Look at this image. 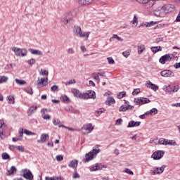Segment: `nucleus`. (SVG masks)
Returning a JSON list of instances; mask_svg holds the SVG:
<instances>
[{
	"label": "nucleus",
	"instance_id": "obj_17",
	"mask_svg": "<svg viewBox=\"0 0 180 180\" xmlns=\"http://www.w3.org/2000/svg\"><path fill=\"white\" fill-rule=\"evenodd\" d=\"M163 8L165 9V13L167 14L169 13V12H173L175 6H174V4H166L163 6Z\"/></svg>",
	"mask_w": 180,
	"mask_h": 180
},
{
	"label": "nucleus",
	"instance_id": "obj_27",
	"mask_svg": "<svg viewBox=\"0 0 180 180\" xmlns=\"http://www.w3.org/2000/svg\"><path fill=\"white\" fill-rule=\"evenodd\" d=\"M17 169H16V167L15 166H12L11 167V169L8 171L7 175H13V174H15V172H16Z\"/></svg>",
	"mask_w": 180,
	"mask_h": 180
},
{
	"label": "nucleus",
	"instance_id": "obj_39",
	"mask_svg": "<svg viewBox=\"0 0 180 180\" xmlns=\"http://www.w3.org/2000/svg\"><path fill=\"white\" fill-rule=\"evenodd\" d=\"M126 96V91H121L117 94L118 99H122Z\"/></svg>",
	"mask_w": 180,
	"mask_h": 180
},
{
	"label": "nucleus",
	"instance_id": "obj_28",
	"mask_svg": "<svg viewBox=\"0 0 180 180\" xmlns=\"http://www.w3.org/2000/svg\"><path fill=\"white\" fill-rule=\"evenodd\" d=\"M150 50L153 53H158V51H161L162 50V48H161V46H152Z\"/></svg>",
	"mask_w": 180,
	"mask_h": 180
},
{
	"label": "nucleus",
	"instance_id": "obj_35",
	"mask_svg": "<svg viewBox=\"0 0 180 180\" xmlns=\"http://www.w3.org/2000/svg\"><path fill=\"white\" fill-rule=\"evenodd\" d=\"M1 158L3 160H10L11 159V156L9 155V154H8L6 153H3L1 154Z\"/></svg>",
	"mask_w": 180,
	"mask_h": 180
},
{
	"label": "nucleus",
	"instance_id": "obj_50",
	"mask_svg": "<svg viewBox=\"0 0 180 180\" xmlns=\"http://www.w3.org/2000/svg\"><path fill=\"white\" fill-rule=\"evenodd\" d=\"M107 60H108V64H110V65L115 64V60H113V58L108 57V58H107Z\"/></svg>",
	"mask_w": 180,
	"mask_h": 180
},
{
	"label": "nucleus",
	"instance_id": "obj_53",
	"mask_svg": "<svg viewBox=\"0 0 180 180\" xmlns=\"http://www.w3.org/2000/svg\"><path fill=\"white\" fill-rule=\"evenodd\" d=\"M53 124L54 126H58V124H61V121L60 120H53Z\"/></svg>",
	"mask_w": 180,
	"mask_h": 180
},
{
	"label": "nucleus",
	"instance_id": "obj_8",
	"mask_svg": "<svg viewBox=\"0 0 180 180\" xmlns=\"http://www.w3.org/2000/svg\"><path fill=\"white\" fill-rule=\"evenodd\" d=\"M22 176L23 178L27 180H33V178H34L33 174L32 173V172L27 169H22Z\"/></svg>",
	"mask_w": 180,
	"mask_h": 180
},
{
	"label": "nucleus",
	"instance_id": "obj_34",
	"mask_svg": "<svg viewBox=\"0 0 180 180\" xmlns=\"http://www.w3.org/2000/svg\"><path fill=\"white\" fill-rule=\"evenodd\" d=\"M80 5H89L91 0H79Z\"/></svg>",
	"mask_w": 180,
	"mask_h": 180
},
{
	"label": "nucleus",
	"instance_id": "obj_22",
	"mask_svg": "<svg viewBox=\"0 0 180 180\" xmlns=\"http://www.w3.org/2000/svg\"><path fill=\"white\" fill-rule=\"evenodd\" d=\"M28 51H30V53H31V54H34V56H43V52H41L39 50L29 49Z\"/></svg>",
	"mask_w": 180,
	"mask_h": 180
},
{
	"label": "nucleus",
	"instance_id": "obj_62",
	"mask_svg": "<svg viewBox=\"0 0 180 180\" xmlns=\"http://www.w3.org/2000/svg\"><path fill=\"white\" fill-rule=\"evenodd\" d=\"M56 159L57 160V161H63V160H64V157H63V155H57L56 157Z\"/></svg>",
	"mask_w": 180,
	"mask_h": 180
},
{
	"label": "nucleus",
	"instance_id": "obj_14",
	"mask_svg": "<svg viewBox=\"0 0 180 180\" xmlns=\"http://www.w3.org/2000/svg\"><path fill=\"white\" fill-rule=\"evenodd\" d=\"M103 168H107L106 165H103L101 163H96V165H92L91 171H101Z\"/></svg>",
	"mask_w": 180,
	"mask_h": 180
},
{
	"label": "nucleus",
	"instance_id": "obj_3",
	"mask_svg": "<svg viewBox=\"0 0 180 180\" xmlns=\"http://www.w3.org/2000/svg\"><path fill=\"white\" fill-rule=\"evenodd\" d=\"M61 23L63 25H72L74 23V13H67L65 18L61 19Z\"/></svg>",
	"mask_w": 180,
	"mask_h": 180
},
{
	"label": "nucleus",
	"instance_id": "obj_36",
	"mask_svg": "<svg viewBox=\"0 0 180 180\" xmlns=\"http://www.w3.org/2000/svg\"><path fill=\"white\" fill-rule=\"evenodd\" d=\"M176 142L174 140H168L167 139V146H176Z\"/></svg>",
	"mask_w": 180,
	"mask_h": 180
},
{
	"label": "nucleus",
	"instance_id": "obj_41",
	"mask_svg": "<svg viewBox=\"0 0 180 180\" xmlns=\"http://www.w3.org/2000/svg\"><path fill=\"white\" fill-rule=\"evenodd\" d=\"M130 53H131V51L127 50V51L122 52V56H124V57H125V58H127V57H129V56H130Z\"/></svg>",
	"mask_w": 180,
	"mask_h": 180
},
{
	"label": "nucleus",
	"instance_id": "obj_40",
	"mask_svg": "<svg viewBox=\"0 0 180 180\" xmlns=\"http://www.w3.org/2000/svg\"><path fill=\"white\" fill-rule=\"evenodd\" d=\"M8 81V77L6 76H0V84H4Z\"/></svg>",
	"mask_w": 180,
	"mask_h": 180
},
{
	"label": "nucleus",
	"instance_id": "obj_58",
	"mask_svg": "<svg viewBox=\"0 0 180 180\" xmlns=\"http://www.w3.org/2000/svg\"><path fill=\"white\" fill-rule=\"evenodd\" d=\"M72 178L74 179H77L78 178H80L79 174H78V172H77V171L75 170V172L72 174Z\"/></svg>",
	"mask_w": 180,
	"mask_h": 180
},
{
	"label": "nucleus",
	"instance_id": "obj_13",
	"mask_svg": "<svg viewBox=\"0 0 180 180\" xmlns=\"http://www.w3.org/2000/svg\"><path fill=\"white\" fill-rule=\"evenodd\" d=\"M41 117L42 119H44V120H50V119H51V116H50V115L49 114H46V113H49V112H50V110H47L46 108H42L41 110Z\"/></svg>",
	"mask_w": 180,
	"mask_h": 180
},
{
	"label": "nucleus",
	"instance_id": "obj_4",
	"mask_svg": "<svg viewBox=\"0 0 180 180\" xmlns=\"http://www.w3.org/2000/svg\"><path fill=\"white\" fill-rule=\"evenodd\" d=\"M12 50L14 51L15 56L17 57H26V56H27V50L25 49L13 47Z\"/></svg>",
	"mask_w": 180,
	"mask_h": 180
},
{
	"label": "nucleus",
	"instance_id": "obj_5",
	"mask_svg": "<svg viewBox=\"0 0 180 180\" xmlns=\"http://www.w3.org/2000/svg\"><path fill=\"white\" fill-rule=\"evenodd\" d=\"M175 60V56L171 53L165 54L159 59L160 64H165L167 61H172Z\"/></svg>",
	"mask_w": 180,
	"mask_h": 180
},
{
	"label": "nucleus",
	"instance_id": "obj_30",
	"mask_svg": "<svg viewBox=\"0 0 180 180\" xmlns=\"http://www.w3.org/2000/svg\"><path fill=\"white\" fill-rule=\"evenodd\" d=\"M113 39H116L118 41H123L122 37H118L117 34H114L112 37L110 38V41H113Z\"/></svg>",
	"mask_w": 180,
	"mask_h": 180
},
{
	"label": "nucleus",
	"instance_id": "obj_11",
	"mask_svg": "<svg viewBox=\"0 0 180 180\" xmlns=\"http://www.w3.org/2000/svg\"><path fill=\"white\" fill-rule=\"evenodd\" d=\"M165 154V152L164 150H158L156 152H154L152 155V158L157 160H161L162 157H164V155Z\"/></svg>",
	"mask_w": 180,
	"mask_h": 180
},
{
	"label": "nucleus",
	"instance_id": "obj_31",
	"mask_svg": "<svg viewBox=\"0 0 180 180\" xmlns=\"http://www.w3.org/2000/svg\"><path fill=\"white\" fill-rule=\"evenodd\" d=\"M167 139H165L164 138H160L158 140V144H160V146H167Z\"/></svg>",
	"mask_w": 180,
	"mask_h": 180
},
{
	"label": "nucleus",
	"instance_id": "obj_64",
	"mask_svg": "<svg viewBox=\"0 0 180 180\" xmlns=\"http://www.w3.org/2000/svg\"><path fill=\"white\" fill-rule=\"evenodd\" d=\"M136 1H138L139 4H146L148 2V0H136Z\"/></svg>",
	"mask_w": 180,
	"mask_h": 180
},
{
	"label": "nucleus",
	"instance_id": "obj_9",
	"mask_svg": "<svg viewBox=\"0 0 180 180\" xmlns=\"http://www.w3.org/2000/svg\"><path fill=\"white\" fill-rule=\"evenodd\" d=\"M99 147H101V146L99 145H96L91 152V160H94V158H96V155H98V154H99V153H101V149H99Z\"/></svg>",
	"mask_w": 180,
	"mask_h": 180
},
{
	"label": "nucleus",
	"instance_id": "obj_7",
	"mask_svg": "<svg viewBox=\"0 0 180 180\" xmlns=\"http://www.w3.org/2000/svg\"><path fill=\"white\" fill-rule=\"evenodd\" d=\"M151 101L148 98L140 97L134 99V103L136 105H145V103H150Z\"/></svg>",
	"mask_w": 180,
	"mask_h": 180
},
{
	"label": "nucleus",
	"instance_id": "obj_48",
	"mask_svg": "<svg viewBox=\"0 0 180 180\" xmlns=\"http://www.w3.org/2000/svg\"><path fill=\"white\" fill-rule=\"evenodd\" d=\"M124 172H125V174H129V175H134L133 171H131L130 169L128 168L124 169Z\"/></svg>",
	"mask_w": 180,
	"mask_h": 180
},
{
	"label": "nucleus",
	"instance_id": "obj_56",
	"mask_svg": "<svg viewBox=\"0 0 180 180\" xmlns=\"http://www.w3.org/2000/svg\"><path fill=\"white\" fill-rule=\"evenodd\" d=\"M58 89V86H57V85H53L51 87V92H56V91H57Z\"/></svg>",
	"mask_w": 180,
	"mask_h": 180
},
{
	"label": "nucleus",
	"instance_id": "obj_59",
	"mask_svg": "<svg viewBox=\"0 0 180 180\" xmlns=\"http://www.w3.org/2000/svg\"><path fill=\"white\" fill-rule=\"evenodd\" d=\"M40 74L41 75H49V71L46 70H41Z\"/></svg>",
	"mask_w": 180,
	"mask_h": 180
},
{
	"label": "nucleus",
	"instance_id": "obj_47",
	"mask_svg": "<svg viewBox=\"0 0 180 180\" xmlns=\"http://www.w3.org/2000/svg\"><path fill=\"white\" fill-rule=\"evenodd\" d=\"M158 113V110L157 108H152L150 110V115H157Z\"/></svg>",
	"mask_w": 180,
	"mask_h": 180
},
{
	"label": "nucleus",
	"instance_id": "obj_2",
	"mask_svg": "<svg viewBox=\"0 0 180 180\" xmlns=\"http://www.w3.org/2000/svg\"><path fill=\"white\" fill-rule=\"evenodd\" d=\"M73 32L75 36L77 37H82L83 39H88L89 37V33L82 32L80 27L75 26Z\"/></svg>",
	"mask_w": 180,
	"mask_h": 180
},
{
	"label": "nucleus",
	"instance_id": "obj_32",
	"mask_svg": "<svg viewBox=\"0 0 180 180\" xmlns=\"http://www.w3.org/2000/svg\"><path fill=\"white\" fill-rule=\"evenodd\" d=\"M24 134H26V136H36V133L27 129H24Z\"/></svg>",
	"mask_w": 180,
	"mask_h": 180
},
{
	"label": "nucleus",
	"instance_id": "obj_1",
	"mask_svg": "<svg viewBox=\"0 0 180 180\" xmlns=\"http://www.w3.org/2000/svg\"><path fill=\"white\" fill-rule=\"evenodd\" d=\"M72 94H73L75 98H79V99L91 98V90H89L88 93H81V91L77 89H72Z\"/></svg>",
	"mask_w": 180,
	"mask_h": 180
},
{
	"label": "nucleus",
	"instance_id": "obj_52",
	"mask_svg": "<svg viewBox=\"0 0 180 180\" xmlns=\"http://www.w3.org/2000/svg\"><path fill=\"white\" fill-rule=\"evenodd\" d=\"M127 110V108L124 105H121L119 108V112H126Z\"/></svg>",
	"mask_w": 180,
	"mask_h": 180
},
{
	"label": "nucleus",
	"instance_id": "obj_26",
	"mask_svg": "<svg viewBox=\"0 0 180 180\" xmlns=\"http://www.w3.org/2000/svg\"><path fill=\"white\" fill-rule=\"evenodd\" d=\"M137 49H138V54H142V53L146 51V45L144 44L139 45L137 46Z\"/></svg>",
	"mask_w": 180,
	"mask_h": 180
},
{
	"label": "nucleus",
	"instance_id": "obj_54",
	"mask_svg": "<svg viewBox=\"0 0 180 180\" xmlns=\"http://www.w3.org/2000/svg\"><path fill=\"white\" fill-rule=\"evenodd\" d=\"M154 25H157V22L150 21V22H147L146 27H150V26H154Z\"/></svg>",
	"mask_w": 180,
	"mask_h": 180
},
{
	"label": "nucleus",
	"instance_id": "obj_60",
	"mask_svg": "<svg viewBox=\"0 0 180 180\" xmlns=\"http://www.w3.org/2000/svg\"><path fill=\"white\" fill-rule=\"evenodd\" d=\"M46 82V78H41V80H39L37 82V85H41V84H44Z\"/></svg>",
	"mask_w": 180,
	"mask_h": 180
},
{
	"label": "nucleus",
	"instance_id": "obj_49",
	"mask_svg": "<svg viewBox=\"0 0 180 180\" xmlns=\"http://www.w3.org/2000/svg\"><path fill=\"white\" fill-rule=\"evenodd\" d=\"M24 131H25V129H23L22 128L21 129V130L19 131L18 138H20L21 140L23 139V133H25Z\"/></svg>",
	"mask_w": 180,
	"mask_h": 180
},
{
	"label": "nucleus",
	"instance_id": "obj_37",
	"mask_svg": "<svg viewBox=\"0 0 180 180\" xmlns=\"http://www.w3.org/2000/svg\"><path fill=\"white\" fill-rule=\"evenodd\" d=\"M103 112H105V108H100L99 110L95 112V115L97 117L101 116V115L103 113Z\"/></svg>",
	"mask_w": 180,
	"mask_h": 180
},
{
	"label": "nucleus",
	"instance_id": "obj_63",
	"mask_svg": "<svg viewBox=\"0 0 180 180\" xmlns=\"http://www.w3.org/2000/svg\"><path fill=\"white\" fill-rule=\"evenodd\" d=\"M139 94H140V89H136L134 90V91L132 92V95H139Z\"/></svg>",
	"mask_w": 180,
	"mask_h": 180
},
{
	"label": "nucleus",
	"instance_id": "obj_10",
	"mask_svg": "<svg viewBox=\"0 0 180 180\" xmlns=\"http://www.w3.org/2000/svg\"><path fill=\"white\" fill-rule=\"evenodd\" d=\"M165 168V165H162L161 167H155L153 169V170L150 171V174L152 175H158L160 174H162Z\"/></svg>",
	"mask_w": 180,
	"mask_h": 180
},
{
	"label": "nucleus",
	"instance_id": "obj_23",
	"mask_svg": "<svg viewBox=\"0 0 180 180\" xmlns=\"http://www.w3.org/2000/svg\"><path fill=\"white\" fill-rule=\"evenodd\" d=\"M82 129L85 131H83L84 134H88L91 133V124H89L87 125H84Z\"/></svg>",
	"mask_w": 180,
	"mask_h": 180
},
{
	"label": "nucleus",
	"instance_id": "obj_24",
	"mask_svg": "<svg viewBox=\"0 0 180 180\" xmlns=\"http://www.w3.org/2000/svg\"><path fill=\"white\" fill-rule=\"evenodd\" d=\"M91 161V152L86 153L84 155V158L82 160V162L85 164L86 162H89Z\"/></svg>",
	"mask_w": 180,
	"mask_h": 180
},
{
	"label": "nucleus",
	"instance_id": "obj_38",
	"mask_svg": "<svg viewBox=\"0 0 180 180\" xmlns=\"http://www.w3.org/2000/svg\"><path fill=\"white\" fill-rule=\"evenodd\" d=\"M27 64L30 65V67L33 66V64H36V59L34 58H31L27 61Z\"/></svg>",
	"mask_w": 180,
	"mask_h": 180
},
{
	"label": "nucleus",
	"instance_id": "obj_33",
	"mask_svg": "<svg viewBox=\"0 0 180 180\" xmlns=\"http://www.w3.org/2000/svg\"><path fill=\"white\" fill-rule=\"evenodd\" d=\"M45 180H63V178L58 177V176H53V177H49L46 176Z\"/></svg>",
	"mask_w": 180,
	"mask_h": 180
},
{
	"label": "nucleus",
	"instance_id": "obj_18",
	"mask_svg": "<svg viewBox=\"0 0 180 180\" xmlns=\"http://www.w3.org/2000/svg\"><path fill=\"white\" fill-rule=\"evenodd\" d=\"M6 127V124H5V121L4 120H0V138L4 139V129Z\"/></svg>",
	"mask_w": 180,
	"mask_h": 180
},
{
	"label": "nucleus",
	"instance_id": "obj_42",
	"mask_svg": "<svg viewBox=\"0 0 180 180\" xmlns=\"http://www.w3.org/2000/svg\"><path fill=\"white\" fill-rule=\"evenodd\" d=\"M37 110V106H31L29 108L28 113H30V115H32V113H33L34 110Z\"/></svg>",
	"mask_w": 180,
	"mask_h": 180
},
{
	"label": "nucleus",
	"instance_id": "obj_45",
	"mask_svg": "<svg viewBox=\"0 0 180 180\" xmlns=\"http://www.w3.org/2000/svg\"><path fill=\"white\" fill-rule=\"evenodd\" d=\"M15 82L19 85H25V84H26V82L25 80H20L19 79H15Z\"/></svg>",
	"mask_w": 180,
	"mask_h": 180
},
{
	"label": "nucleus",
	"instance_id": "obj_44",
	"mask_svg": "<svg viewBox=\"0 0 180 180\" xmlns=\"http://www.w3.org/2000/svg\"><path fill=\"white\" fill-rule=\"evenodd\" d=\"M61 99L63 102H67V103L70 102V98H68V96H67L66 95L62 96Z\"/></svg>",
	"mask_w": 180,
	"mask_h": 180
},
{
	"label": "nucleus",
	"instance_id": "obj_21",
	"mask_svg": "<svg viewBox=\"0 0 180 180\" xmlns=\"http://www.w3.org/2000/svg\"><path fill=\"white\" fill-rule=\"evenodd\" d=\"M68 167H70V168H73L75 170H76L77 167H78V160H73L70 161V164L68 165Z\"/></svg>",
	"mask_w": 180,
	"mask_h": 180
},
{
	"label": "nucleus",
	"instance_id": "obj_51",
	"mask_svg": "<svg viewBox=\"0 0 180 180\" xmlns=\"http://www.w3.org/2000/svg\"><path fill=\"white\" fill-rule=\"evenodd\" d=\"M122 123H123V120L122 118H120L116 120L115 125L120 126V125H122Z\"/></svg>",
	"mask_w": 180,
	"mask_h": 180
},
{
	"label": "nucleus",
	"instance_id": "obj_55",
	"mask_svg": "<svg viewBox=\"0 0 180 180\" xmlns=\"http://www.w3.org/2000/svg\"><path fill=\"white\" fill-rule=\"evenodd\" d=\"M163 89H164L165 92H171V86L170 85L165 86Z\"/></svg>",
	"mask_w": 180,
	"mask_h": 180
},
{
	"label": "nucleus",
	"instance_id": "obj_57",
	"mask_svg": "<svg viewBox=\"0 0 180 180\" xmlns=\"http://www.w3.org/2000/svg\"><path fill=\"white\" fill-rule=\"evenodd\" d=\"M91 99H96V93L94 91H91Z\"/></svg>",
	"mask_w": 180,
	"mask_h": 180
},
{
	"label": "nucleus",
	"instance_id": "obj_25",
	"mask_svg": "<svg viewBox=\"0 0 180 180\" xmlns=\"http://www.w3.org/2000/svg\"><path fill=\"white\" fill-rule=\"evenodd\" d=\"M116 103V101H115V98L113 97H108L105 101V104L108 106H110V105Z\"/></svg>",
	"mask_w": 180,
	"mask_h": 180
},
{
	"label": "nucleus",
	"instance_id": "obj_16",
	"mask_svg": "<svg viewBox=\"0 0 180 180\" xmlns=\"http://www.w3.org/2000/svg\"><path fill=\"white\" fill-rule=\"evenodd\" d=\"M146 88H150V89H153V91H154L155 92L158 91V86H157V84L152 83L150 81L146 82Z\"/></svg>",
	"mask_w": 180,
	"mask_h": 180
},
{
	"label": "nucleus",
	"instance_id": "obj_46",
	"mask_svg": "<svg viewBox=\"0 0 180 180\" xmlns=\"http://www.w3.org/2000/svg\"><path fill=\"white\" fill-rule=\"evenodd\" d=\"M15 148L21 153H25V147L23 146H18Z\"/></svg>",
	"mask_w": 180,
	"mask_h": 180
},
{
	"label": "nucleus",
	"instance_id": "obj_12",
	"mask_svg": "<svg viewBox=\"0 0 180 180\" xmlns=\"http://www.w3.org/2000/svg\"><path fill=\"white\" fill-rule=\"evenodd\" d=\"M105 74L106 72H105V71H102L100 72H94L92 74V77L94 78V79H95V81H96L97 84H99V82H101V79H99V76L105 77Z\"/></svg>",
	"mask_w": 180,
	"mask_h": 180
},
{
	"label": "nucleus",
	"instance_id": "obj_15",
	"mask_svg": "<svg viewBox=\"0 0 180 180\" xmlns=\"http://www.w3.org/2000/svg\"><path fill=\"white\" fill-rule=\"evenodd\" d=\"M161 77H175L174 72L169 70H165L160 72Z\"/></svg>",
	"mask_w": 180,
	"mask_h": 180
},
{
	"label": "nucleus",
	"instance_id": "obj_19",
	"mask_svg": "<svg viewBox=\"0 0 180 180\" xmlns=\"http://www.w3.org/2000/svg\"><path fill=\"white\" fill-rule=\"evenodd\" d=\"M140 124H141V122L140 121H133L131 120L129 122L127 127L128 128H131V127H139V126H140Z\"/></svg>",
	"mask_w": 180,
	"mask_h": 180
},
{
	"label": "nucleus",
	"instance_id": "obj_43",
	"mask_svg": "<svg viewBox=\"0 0 180 180\" xmlns=\"http://www.w3.org/2000/svg\"><path fill=\"white\" fill-rule=\"evenodd\" d=\"M8 103H15V98L13 96H8Z\"/></svg>",
	"mask_w": 180,
	"mask_h": 180
},
{
	"label": "nucleus",
	"instance_id": "obj_29",
	"mask_svg": "<svg viewBox=\"0 0 180 180\" xmlns=\"http://www.w3.org/2000/svg\"><path fill=\"white\" fill-rule=\"evenodd\" d=\"M46 140H49V134H42L41 135V143H46Z\"/></svg>",
	"mask_w": 180,
	"mask_h": 180
},
{
	"label": "nucleus",
	"instance_id": "obj_20",
	"mask_svg": "<svg viewBox=\"0 0 180 180\" xmlns=\"http://www.w3.org/2000/svg\"><path fill=\"white\" fill-rule=\"evenodd\" d=\"M155 2H157L156 0H148V1L145 4V7L146 9H150L151 8H153V6H154V5H155Z\"/></svg>",
	"mask_w": 180,
	"mask_h": 180
},
{
	"label": "nucleus",
	"instance_id": "obj_61",
	"mask_svg": "<svg viewBox=\"0 0 180 180\" xmlns=\"http://www.w3.org/2000/svg\"><path fill=\"white\" fill-rule=\"evenodd\" d=\"M72 84H75V80L74 79H70L68 82L65 83V85H71Z\"/></svg>",
	"mask_w": 180,
	"mask_h": 180
},
{
	"label": "nucleus",
	"instance_id": "obj_6",
	"mask_svg": "<svg viewBox=\"0 0 180 180\" xmlns=\"http://www.w3.org/2000/svg\"><path fill=\"white\" fill-rule=\"evenodd\" d=\"M153 13L155 16H157L158 18H164V16L167 15L163 6L158 7V8L154 10Z\"/></svg>",
	"mask_w": 180,
	"mask_h": 180
}]
</instances>
